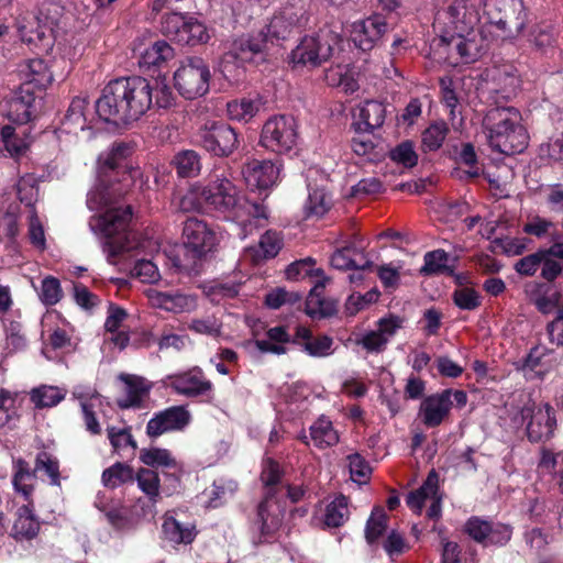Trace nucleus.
I'll list each match as a JSON object with an SVG mask.
<instances>
[{"mask_svg": "<svg viewBox=\"0 0 563 563\" xmlns=\"http://www.w3.org/2000/svg\"><path fill=\"white\" fill-rule=\"evenodd\" d=\"M152 104V86L142 77L110 81L96 101V112L106 122L128 124L141 118Z\"/></svg>", "mask_w": 563, "mask_h": 563, "instance_id": "1", "label": "nucleus"}, {"mask_svg": "<svg viewBox=\"0 0 563 563\" xmlns=\"http://www.w3.org/2000/svg\"><path fill=\"white\" fill-rule=\"evenodd\" d=\"M112 179V175L101 174L87 194V207L91 211L107 208L103 214L92 217L89 225L93 232L109 239L104 245L109 257H114L126 250L113 236L125 231L132 214L129 206L124 208L113 206L117 198L121 197L125 190L114 184L109 185Z\"/></svg>", "mask_w": 563, "mask_h": 563, "instance_id": "2", "label": "nucleus"}, {"mask_svg": "<svg viewBox=\"0 0 563 563\" xmlns=\"http://www.w3.org/2000/svg\"><path fill=\"white\" fill-rule=\"evenodd\" d=\"M483 129L488 145L498 153L514 155L523 152L528 145V132L515 107H490L483 119Z\"/></svg>", "mask_w": 563, "mask_h": 563, "instance_id": "3", "label": "nucleus"}, {"mask_svg": "<svg viewBox=\"0 0 563 563\" xmlns=\"http://www.w3.org/2000/svg\"><path fill=\"white\" fill-rule=\"evenodd\" d=\"M206 209L232 216L234 220L245 223L244 211L250 212L255 206L250 205L225 172H214L205 185Z\"/></svg>", "mask_w": 563, "mask_h": 563, "instance_id": "4", "label": "nucleus"}, {"mask_svg": "<svg viewBox=\"0 0 563 563\" xmlns=\"http://www.w3.org/2000/svg\"><path fill=\"white\" fill-rule=\"evenodd\" d=\"M486 30L495 38L512 40L526 27L527 13L522 0H484Z\"/></svg>", "mask_w": 563, "mask_h": 563, "instance_id": "5", "label": "nucleus"}, {"mask_svg": "<svg viewBox=\"0 0 563 563\" xmlns=\"http://www.w3.org/2000/svg\"><path fill=\"white\" fill-rule=\"evenodd\" d=\"M14 489L20 494L26 505L18 509V517L12 527V537L16 540L32 539L40 530V521L34 515L31 497L34 490V474L29 470V464L23 460L14 463V474L12 479Z\"/></svg>", "mask_w": 563, "mask_h": 563, "instance_id": "6", "label": "nucleus"}, {"mask_svg": "<svg viewBox=\"0 0 563 563\" xmlns=\"http://www.w3.org/2000/svg\"><path fill=\"white\" fill-rule=\"evenodd\" d=\"M286 277L290 280L313 278V287L306 302V312L312 318L327 317L335 311V306L322 297L327 277L320 268L314 267V261L310 257L296 261L286 268Z\"/></svg>", "mask_w": 563, "mask_h": 563, "instance_id": "7", "label": "nucleus"}, {"mask_svg": "<svg viewBox=\"0 0 563 563\" xmlns=\"http://www.w3.org/2000/svg\"><path fill=\"white\" fill-rule=\"evenodd\" d=\"M479 13L474 4L466 0H453L439 10L434 18V27L442 41L448 37L472 31L479 25Z\"/></svg>", "mask_w": 563, "mask_h": 563, "instance_id": "8", "label": "nucleus"}, {"mask_svg": "<svg viewBox=\"0 0 563 563\" xmlns=\"http://www.w3.org/2000/svg\"><path fill=\"white\" fill-rule=\"evenodd\" d=\"M335 43L336 37L330 31L305 36L291 51L289 60L294 67H319L332 56Z\"/></svg>", "mask_w": 563, "mask_h": 563, "instance_id": "9", "label": "nucleus"}, {"mask_svg": "<svg viewBox=\"0 0 563 563\" xmlns=\"http://www.w3.org/2000/svg\"><path fill=\"white\" fill-rule=\"evenodd\" d=\"M265 48V38L260 33L234 40L221 60L223 76L229 80H238L243 65L252 62L254 56L264 52Z\"/></svg>", "mask_w": 563, "mask_h": 563, "instance_id": "10", "label": "nucleus"}, {"mask_svg": "<svg viewBox=\"0 0 563 563\" xmlns=\"http://www.w3.org/2000/svg\"><path fill=\"white\" fill-rule=\"evenodd\" d=\"M298 141V124L291 115H275L269 118L262 129L261 144L275 153L291 151Z\"/></svg>", "mask_w": 563, "mask_h": 563, "instance_id": "11", "label": "nucleus"}, {"mask_svg": "<svg viewBox=\"0 0 563 563\" xmlns=\"http://www.w3.org/2000/svg\"><path fill=\"white\" fill-rule=\"evenodd\" d=\"M307 22L306 10L300 4H287L276 11L260 35L266 44L288 40Z\"/></svg>", "mask_w": 563, "mask_h": 563, "instance_id": "12", "label": "nucleus"}, {"mask_svg": "<svg viewBox=\"0 0 563 563\" xmlns=\"http://www.w3.org/2000/svg\"><path fill=\"white\" fill-rule=\"evenodd\" d=\"M174 80L176 89L183 97L195 99L208 92L210 70L201 58H188L175 71Z\"/></svg>", "mask_w": 563, "mask_h": 563, "instance_id": "13", "label": "nucleus"}, {"mask_svg": "<svg viewBox=\"0 0 563 563\" xmlns=\"http://www.w3.org/2000/svg\"><path fill=\"white\" fill-rule=\"evenodd\" d=\"M56 21L44 14L27 12L18 19L16 27L22 41L40 47L43 51L52 48L55 38Z\"/></svg>", "mask_w": 563, "mask_h": 563, "instance_id": "14", "label": "nucleus"}, {"mask_svg": "<svg viewBox=\"0 0 563 563\" xmlns=\"http://www.w3.org/2000/svg\"><path fill=\"white\" fill-rule=\"evenodd\" d=\"M183 239L186 250L195 257H202L213 251L218 243L216 231L203 220L188 218L183 228Z\"/></svg>", "mask_w": 563, "mask_h": 563, "instance_id": "15", "label": "nucleus"}, {"mask_svg": "<svg viewBox=\"0 0 563 563\" xmlns=\"http://www.w3.org/2000/svg\"><path fill=\"white\" fill-rule=\"evenodd\" d=\"M464 532L484 547H503L508 543L512 534L509 526L490 522L478 517H471L465 522Z\"/></svg>", "mask_w": 563, "mask_h": 563, "instance_id": "16", "label": "nucleus"}, {"mask_svg": "<svg viewBox=\"0 0 563 563\" xmlns=\"http://www.w3.org/2000/svg\"><path fill=\"white\" fill-rule=\"evenodd\" d=\"M200 143L213 155L228 156L238 147L239 139L230 125L213 122L200 130Z\"/></svg>", "mask_w": 563, "mask_h": 563, "instance_id": "17", "label": "nucleus"}, {"mask_svg": "<svg viewBox=\"0 0 563 563\" xmlns=\"http://www.w3.org/2000/svg\"><path fill=\"white\" fill-rule=\"evenodd\" d=\"M191 420V415L185 406H173L156 412L146 424V434L157 438L164 433L181 431Z\"/></svg>", "mask_w": 563, "mask_h": 563, "instance_id": "18", "label": "nucleus"}, {"mask_svg": "<svg viewBox=\"0 0 563 563\" xmlns=\"http://www.w3.org/2000/svg\"><path fill=\"white\" fill-rule=\"evenodd\" d=\"M404 319L389 314L377 321V328L364 333L356 340V343L364 347L368 353H380L385 351L389 341L396 332L402 328Z\"/></svg>", "mask_w": 563, "mask_h": 563, "instance_id": "19", "label": "nucleus"}, {"mask_svg": "<svg viewBox=\"0 0 563 563\" xmlns=\"http://www.w3.org/2000/svg\"><path fill=\"white\" fill-rule=\"evenodd\" d=\"M453 46L465 63H473L481 58L488 48V37L483 29L474 27L445 41Z\"/></svg>", "mask_w": 563, "mask_h": 563, "instance_id": "20", "label": "nucleus"}, {"mask_svg": "<svg viewBox=\"0 0 563 563\" xmlns=\"http://www.w3.org/2000/svg\"><path fill=\"white\" fill-rule=\"evenodd\" d=\"M146 297L152 307L172 313L191 312L197 308V297L179 290L158 291L150 288Z\"/></svg>", "mask_w": 563, "mask_h": 563, "instance_id": "21", "label": "nucleus"}, {"mask_svg": "<svg viewBox=\"0 0 563 563\" xmlns=\"http://www.w3.org/2000/svg\"><path fill=\"white\" fill-rule=\"evenodd\" d=\"M165 384L174 389L177 394L186 397H197L211 390L212 384L206 379L203 373L199 368L169 375L165 379Z\"/></svg>", "mask_w": 563, "mask_h": 563, "instance_id": "22", "label": "nucleus"}, {"mask_svg": "<svg viewBox=\"0 0 563 563\" xmlns=\"http://www.w3.org/2000/svg\"><path fill=\"white\" fill-rule=\"evenodd\" d=\"M292 343L311 357H328L334 352V340L327 334L314 335L305 325H297Z\"/></svg>", "mask_w": 563, "mask_h": 563, "instance_id": "23", "label": "nucleus"}, {"mask_svg": "<svg viewBox=\"0 0 563 563\" xmlns=\"http://www.w3.org/2000/svg\"><path fill=\"white\" fill-rule=\"evenodd\" d=\"M243 176L250 188L267 189L276 184L279 166L272 161L252 159L243 167Z\"/></svg>", "mask_w": 563, "mask_h": 563, "instance_id": "24", "label": "nucleus"}, {"mask_svg": "<svg viewBox=\"0 0 563 563\" xmlns=\"http://www.w3.org/2000/svg\"><path fill=\"white\" fill-rule=\"evenodd\" d=\"M387 24L380 15H373L352 24L351 36L356 46L368 51L386 32Z\"/></svg>", "mask_w": 563, "mask_h": 563, "instance_id": "25", "label": "nucleus"}, {"mask_svg": "<svg viewBox=\"0 0 563 563\" xmlns=\"http://www.w3.org/2000/svg\"><path fill=\"white\" fill-rule=\"evenodd\" d=\"M74 396L79 400L86 430L91 434H100L101 426L97 420V412L102 410L103 397L90 388L78 387L74 390Z\"/></svg>", "mask_w": 563, "mask_h": 563, "instance_id": "26", "label": "nucleus"}, {"mask_svg": "<svg viewBox=\"0 0 563 563\" xmlns=\"http://www.w3.org/2000/svg\"><path fill=\"white\" fill-rule=\"evenodd\" d=\"M556 426L554 410L549 404L533 409L527 426V434L530 441L540 442L552 437Z\"/></svg>", "mask_w": 563, "mask_h": 563, "instance_id": "27", "label": "nucleus"}, {"mask_svg": "<svg viewBox=\"0 0 563 563\" xmlns=\"http://www.w3.org/2000/svg\"><path fill=\"white\" fill-rule=\"evenodd\" d=\"M119 379L124 384L125 395L117 400L118 406L122 409L141 407L150 394L152 383L132 374H120Z\"/></svg>", "mask_w": 563, "mask_h": 563, "instance_id": "28", "label": "nucleus"}, {"mask_svg": "<svg viewBox=\"0 0 563 563\" xmlns=\"http://www.w3.org/2000/svg\"><path fill=\"white\" fill-rule=\"evenodd\" d=\"M452 407L449 391L427 397L420 406L422 422L430 428L439 426L448 417Z\"/></svg>", "mask_w": 563, "mask_h": 563, "instance_id": "29", "label": "nucleus"}, {"mask_svg": "<svg viewBox=\"0 0 563 563\" xmlns=\"http://www.w3.org/2000/svg\"><path fill=\"white\" fill-rule=\"evenodd\" d=\"M356 126L361 132H371L380 128L386 118V107L384 103L367 100L357 108Z\"/></svg>", "mask_w": 563, "mask_h": 563, "instance_id": "30", "label": "nucleus"}, {"mask_svg": "<svg viewBox=\"0 0 563 563\" xmlns=\"http://www.w3.org/2000/svg\"><path fill=\"white\" fill-rule=\"evenodd\" d=\"M88 104L89 101L86 96H78L71 100L62 120L60 128L64 132L77 134L79 131L89 128L86 117Z\"/></svg>", "mask_w": 563, "mask_h": 563, "instance_id": "31", "label": "nucleus"}, {"mask_svg": "<svg viewBox=\"0 0 563 563\" xmlns=\"http://www.w3.org/2000/svg\"><path fill=\"white\" fill-rule=\"evenodd\" d=\"M20 75L22 84H29L31 87L43 91L53 80V75L43 59L34 58L21 65Z\"/></svg>", "mask_w": 563, "mask_h": 563, "instance_id": "32", "label": "nucleus"}, {"mask_svg": "<svg viewBox=\"0 0 563 563\" xmlns=\"http://www.w3.org/2000/svg\"><path fill=\"white\" fill-rule=\"evenodd\" d=\"M285 508L275 496H266L265 500L258 506V518L261 529L265 534L276 531L283 522Z\"/></svg>", "mask_w": 563, "mask_h": 563, "instance_id": "33", "label": "nucleus"}, {"mask_svg": "<svg viewBox=\"0 0 563 563\" xmlns=\"http://www.w3.org/2000/svg\"><path fill=\"white\" fill-rule=\"evenodd\" d=\"M330 263L336 269H368L372 266V262L365 253L354 246H346L334 252Z\"/></svg>", "mask_w": 563, "mask_h": 563, "instance_id": "34", "label": "nucleus"}, {"mask_svg": "<svg viewBox=\"0 0 563 563\" xmlns=\"http://www.w3.org/2000/svg\"><path fill=\"white\" fill-rule=\"evenodd\" d=\"M164 538L174 544H188L195 539V527L190 523H183L170 515L164 517L162 525Z\"/></svg>", "mask_w": 563, "mask_h": 563, "instance_id": "35", "label": "nucleus"}, {"mask_svg": "<svg viewBox=\"0 0 563 563\" xmlns=\"http://www.w3.org/2000/svg\"><path fill=\"white\" fill-rule=\"evenodd\" d=\"M310 439L314 446L325 449L335 445L340 438L332 421L324 416L319 417L310 427Z\"/></svg>", "mask_w": 563, "mask_h": 563, "instance_id": "36", "label": "nucleus"}, {"mask_svg": "<svg viewBox=\"0 0 563 563\" xmlns=\"http://www.w3.org/2000/svg\"><path fill=\"white\" fill-rule=\"evenodd\" d=\"M267 340H255L254 345L262 353L282 355L287 352L286 343L292 342L285 327H274L267 331Z\"/></svg>", "mask_w": 563, "mask_h": 563, "instance_id": "37", "label": "nucleus"}, {"mask_svg": "<svg viewBox=\"0 0 563 563\" xmlns=\"http://www.w3.org/2000/svg\"><path fill=\"white\" fill-rule=\"evenodd\" d=\"M205 196V185L195 183L184 192H178L174 198V203L183 212L199 211L206 208Z\"/></svg>", "mask_w": 563, "mask_h": 563, "instance_id": "38", "label": "nucleus"}, {"mask_svg": "<svg viewBox=\"0 0 563 563\" xmlns=\"http://www.w3.org/2000/svg\"><path fill=\"white\" fill-rule=\"evenodd\" d=\"M492 80L494 87L490 91L495 93L496 102L499 99H509L516 93L518 78L508 68L493 70Z\"/></svg>", "mask_w": 563, "mask_h": 563, "instance_id": "39", "label": "nucleus"}, {"mask_svg": "<svg viewBox=\"0 0 563 563\" xmlns=\"http://www.w3.org/2000/svg\"><path fill=\"white\" fill-rule=\"evenodd\" d=\"M261 107L262 102L258 98H242L228 102L227 111L231 120L249 122L258 113Z\"/></svg>", "mask_w": 563, "mask_h": 563, "instance_id": "40", "label": "nucleus"}, {"mask_svg": "<svg viewBox=\"0 0 563 563\" xmlns=\"http://www.w3.org/2000/svg\"><path fill=\"white\" fill-rule=\"evenodd\" d=\"M107 434L114 452L120 455H134L136 442L131 434L130 428L108 426Z\"/></svg>", "mask_w": 563, "mask_h": 563, "instance_id": "41", "label": "nucleus"}, {"mask_svg": "<svg viewBox=\"0 0 563 563\" xmlns=\"http://www.w3.org/2000/svg\"><path fill=\"white\" fill-rule=\"evenodd\" d=\"M438 481V474L434 471L430 472L423 485L407 496L406 503L408 507L419 514L424 501L429 500L437 493Z\"/></svg>", "mask_w": 563, "mask_h": 563, "instance_id": "42", "label": "nucleus"}, {"mask_svg": "<svg viewBox=\"0 0 563 563\" xmlns=\"http://www.w3.org/2000/svg\"><path fill=\"white\" fill-rule=\"evenodd\" d=\"M172 164L180 177H196L201 170L200 156L192 150H184L175 154Z\"/></svg>", "mask_w": 563, "mask_h": 563, "instance_id": "43", "label": "nucleus"}, {"mask_svg": "<svg viewBox=\"0 0 563 563\" xmlns=\"http://www.w3.org/2000/svg\"><path fill=\"white\" fill-rule=\"evenodd\" d=\"M1 137L5 150L12 156L23 154L30 145L25 129L16 130L11 125H5L1 130Z\"/></svg>", "mask_w": 563, "mask_h": 563, "instance_id": "44", "label": "nucleus"}, {"mask_svg": "<svg viewBox=\"0 0 563 563\" xmlns=\"http://www.w3.org/2000/svg\"><path fill=\"white\" fill-rule=\"evenodd\" d=\"M66 389L43 385L32 389L31 400L36 408H49L58 405L66 397Z\"/></svg>", "mask_w": 563, "mask_h": 563, "instance_id": "45", "label": "nucleus"}, {"mask_svg": "<svg viewBox=\"0 0 563 563\" xmlns=\"http://www.w3.org/2000/svg\"><path fill=\"white\" fill-rule=\"evenodd\" d=\"M174 56L172 46L164 42H155L152 46L146 48L141 56L140 65L144 67H158Z\"/></svg>", "mask_w": 563, "mask_h": 563, "instance_id": "46", "label": "nucleus"}, {"mask_svg": "<svg viewBox=\"0 0 563 563\" xmlns=\"http://www.w3.org/2000/svg\"><path fill=\"white\" fill-rule=\"evenodd\" d=\"M20 395L7 388H0V428L18 417Z\"/></svg>", "mask_w": 563, "mask_h": 563, "instance_id": "47", "label": "nucleus"}, {"mask_svg": "<svg viewBox=\"0 0 563 563\" xmlns=\"http://www.w3.org/2000/svg\"><path fill=\"white\" fill-rule=\"evenodd\" d=\"M349 516L347 498L340 495L327 506L324 523L328 527H340L347 520Z\"/></svg>", "mask_w": 563, "mask_h": 563, "instance_id": "48", "label": "nucleus"}, {"mask_svg": "<svg viewBox=\"0 0 563 563\" xmlns=\"http://www.w3.org/2000/svg\"><path fill=\"white\" fill-rule=\"evenodd\" d=\"M137 487L148 497L153 503L157 501L159 497V477L158 474L151 470L142 467L135 475Z\"/></svg>", "mask_w": 563, "mask_h": 563, "instance_id": "49", "label": "nucleus"}, {"mask_svg": "<svg viewBox=\"0 0 563 563\" xmlns=\"http://www.w3.org/2000/svg\"><path fill=\"white\" fill-rule=\"evenodd\" d=\"M331 203V198L323 189H311L305 203L306 216L322 217L329 211Z\"/></svg>", "mask_w": 563, "mask_h": 563, "instance_id": "50", "label": "nucleus"}, {"mask_svg": "<svg viewBox=\"0 0 563 563\" xmlns=\"http://www.w3.org/2000/svg\"><path fill=\"white\" fill-rule=\"evenodd\" d=\"M140 460L152 467L176 468L177 462L166 449L151 448L143 449L140 453Z\"/></svg>", "mask_w": 563, "mask_h": 563, "instance_id": "51", "label": "nucleus"}, {"mask_svg": "<svg viewBox=\"0 0 563 563\" xmlns=\"http://www.w3.org/2000/svg\"><path fill=\"white\" fill-rule=\"evenodd\" d=\"M449 254L443 250H435L428 252L424 255V265L421 273L426 275L431 274H452L453 269L449 266Z\"/></svg>", "mask_w": 563, "mask_h": 563, "instance_id": "52", "label": "nucleus"}, {"mask_svg": "<svg viewBox=\"0 0 563 563\" xmlns=\"http://www.w3.org/2000/svg\"><path fill=\"white\" fill-rule=\"evenodd\" d=\"M210 38L207 26L194 16H188L185 33L180 35V43L196 45L207 43Z\"/></svg>", "mask_w": 563, "mask_h": 563, "instance_id": "53", "label": "nucleus"}, {"mask_svg": "<svg viewBox=\"0 0 563 563\" xmlns=\"http://www.w3.org/2000/svg\"><path fill=\"white\" fill-rule=\"evenodd\" d=\"M448 132L449 128L443 121L430 124L422 133V146L427 151H437L443 144Z\"/></svg>", "mask_w": 563, "mask_h": 563, "instance_id": "54", "label": "nucleus"}, {"mask_svg": "<svg viewBox=\"0 0 563 563\" xmlns=\"http://www.w3.org/2000/svg\"><path fill=\"white\" fill-rule=\"evenodd\" d=\"M133 478V470L123 463H115L102 473L103 485L111 488H115Z\"/></svg>", "mask_w": 563, "mask_h": 563, "instance_id": "55", "label": "nucleus"}, {"mask_svg": "<svg viewBox=\"0 0 563 563\" xmlns=\"http://www.w3.org/2000/svg\"><path fill=\"white\" fill-rule=\"evenodd\" d=\"M459 162L467 166V169H456L455 176L457 178H475L479 175V168L476 166L477 156L471 143L463 144L459 153Z\"/></svg>", "mask_w": 563, "mask_h": 563, "instance_id": "56", "label": "nucleus"}, {"mask_svg": "<svg viewBox=\"0 0 563 563\" xmlns=\"http://www.w3.org/2000/svg\"><path fill=\"white\" fill-rule=\"evenodd\" d=\"M387 529V515L383 508L373 510L366 523L365 537L368 543H374Z\"/></svg>", "mask_w": 563, "mask_h": 563, "instance_id": "57", "label": "nucleus"}, {"mask_svg": "<svg viewBox=\"0 0 563 563\" xmlns=\"http://www.w3.org/2000/svg\"><path fill=\"white\" fill-rule=\"evenodd\" d=\"M188 16L181 13H170L165 15L162 22V31L169 38L180 43V35L185 33Z\"/></svg>", "mask_w": 563, "mask_h": 563, "instance_id": "58", "label": "nucleus"}, {"mask_svg": "<svg viewBox=\"0 0 563 563\" xmlns=\"http://www.w3.org/2000/svg\"><path fill=\"white\" fill-rule=\"evenodd\" d=\"M42 91L31 87L29 84H21L19 90L14 95L15 106L23 104L27 108L32 115L35 114L41 100Z\"/></svg>", "mask_w": 563, "mask_h": 563, "instance_id": "59", "label": "nucleus"}, {"mask_svg": "<svg viewBox=\"0 0 563 563\" xmlns=\"http://www.w3.org/2000/svg\"><path fill=\"white\" fill-rule=\"evenodd\" d=\"M390 158L406 168H412L418 163V154L413 144L409 141L402 142L390 151Z\"/></svg>", "mask_w": 563, "mask_h": 563, "instance_id": "60", "label": "nucleus"}, {"mask_svg": "<svg viewBox=\"0 0 563 563\" xmlns=\"http://www.w3.org/2000/svg\"><path fill=\"white\" fill-rule=\"evenodd\" d=\"M63 291L59 280L53 276H47L42 280L38 296L44 305L53 306L62 298Z\"/></svg>", "mask_w": 563, "mask_h": 563, "instance_id": "61", "label": "nucleus"}, {"mask_svg": "<svg viewBox=\"0 0 563 563\" xmlns=\"http://www.w3.org/2000/svg\"><path fill=\"white\" fill-rule=\"evenodd\" d=\"M351 479L358 485L366 484L371 475V467L357 453L347 456Z\"/></svg>", "mask_w": 563, "mask_h": 563, "instance_id": "62", "label": "nucleus"}, {"mask_svg": "<svg viewBox=\"0 0 563 563\" xmlns=\"http://www.w3.org/2000/svg\"><path fill=\"white\" fill-rule=\"evenodd\" d=\"M282 476L280 467L275 461L267 459L264 462L261 479L267 492L266 496H275L277 493L276 485Z\"/></svg>", "mask_w": 563, "mask_h": 563, "instance_id": "63", "label": "nucleus"}, {"mask_svg": "<svg viewBox=\"0 0 563 563\" xmlns=\"http://www.w3.org/2000/svg\"><path fill=\"white\" fill-rule=\"evenodd\" d=\"M540 155L553 162H563V132L552 135L540 145Z\"/></svg>", "mask_w": 563, "mask_h": 563, "instance_id": "64", "label": "nucleus"}]
</instances>
